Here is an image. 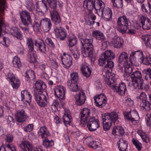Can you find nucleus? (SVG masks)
<instances>
[{
    "mask_svg": "<svg viewBox=\"0 0 151 151\" xmlns=\"http://www.w3.org/2000/svg\"><path fill=\"white\" fill-rule=\"evenodd\" d=\"M79 38L83 46L81 50L83 55L85 57H89L91 63L94 64L95 60V57L93 55L94 51L93 45V39L92 38H86L81 34L79 35Z\"/></svg>",
    "mask_w": 151,
    "mask_h": 151,
    "instance_id": "nucleus-1",
    "label": "nucleus"
},
{
    "mask_svg": "<svg viewBox=\"0 0 151 151\" xmlns=\"http://www.w3.org/2000/svg\"><path fill=\"white\" fill-rule=\"evenodd\" d=\"M115 57V53L111 50H107L100 55L99 60V64L101 65H103L106 62L107 63L103 70L105 71L106 69H110L114 67V63L112 60L114 59Z\"/></svg>",
    "mask_w": 151,
    "mask_h": 151,
    "instance_id": "nucleus-2",
    "label": "nucleus"
},
{
    "mask_svg": "<svg viewBox=\"0 0 151 151\" xmlns=\"http://www.w3.org/2000/svg\"><path fill=\"white\" fill-rule=\"evenodd\" d=\"M95 9L99 11V14L106 21H110L111 19L112 13L111 9L105 7V4L101 0H96L95 1Z\"/></svg>",
    "mask_w": 151,
    "mask_h": 151,
    "instance_id": "nucleus-3",
    "label": "nucleus"
},
{
    "mask_svg": "<svg viewBox=\"0 0 151 151\" xmlns=\"http://www.w3.org/2000/svg\"><path fill=\"white\" fill-rule=\"evenodd\" d=\"M132 82V85L135 89H140L147 91L149 89V86L144 83L142 77V74L140 71H136L133 72L131 75Z\"/></svg>",
    "mask_w": 151,
    "mask_h": 151,
    "instance_id": "nucleus-4",
    "label": "nucleus"
},
{
    "mask_svg": "<svg viewBox=\"0 0 151 151\" xmlns=\"http://www.w3.org/2000/svg\"><path fill=\"white\" fill-rule=\"evenodd\" d=\"M119 118L118 115L116 112L106 113L102 116L103 128L104 130H109L113 123H115Z\"/></svg>",
    "mask_w": 151,
    "mask_h": 151,
    "instance_id": "nucleus-5",
    "label": "nucleus"
},
{
    "mask_svg": "<svg viewBox=\"0 0 151 151\" xmlns=\"http://www.w3.org/2000/svg\"><path fill=\"white\" fill-rule=\"evenodd\" d=\"M129 20L125 16L120 17L118 18L116 28L119 32L122 34L126 32L128 28Z\"/></svg>",
    "mask_w": 151,
    "mask_h": 151,
    "instance_id": "nucleus-6",
    "label": "nucleus"
},
{
    "mask_svg": "<svg viewBox=\"0 0 151 151\" xmlns=\"http://www.w3.org/2000/svg\"><path fill=\"white\" fill-rule=\"evenodd\" d=\"M109 70L108 69L105 70V71L103 70L102 73L104 74V76L105 77L104 80L107 84L111 88L114 89L116 84L115 82V74L110 72Z\"/></svg>",
    "mask_w": 151,
    "mask_h": 151,
    "instance_id": "nucleus-7",
    "label": "nucleus"
},
{
    "mask_svg": "<svg viewBox=\"0 0 151 151\" xmlns=\"http://www.w3.org/2000/svg\"><path fill=\"white\" fill-rule=\"evenodd\" d=\"M38 92H37L34 94L37 104L40 107L47 106L48 103L47 96L44 94L43 93H38Z\"/></svg>",
    "mask_w": 151,
    "mask_h": 151,
    "instance_id": "nucleus-8",
    "label": "nucleus"
},
{
    "mask_svg": "<svg viewBox=\"0 0 151 151\" xmlns=\"http://www.w3.org/2000/svg\"><path fill=\"white\" fill-rule=\"evenodd\" d=\"M35 24H37L38 27L37 30H39L40 27H41L44 32H48L52 27V24L50 19L45 18L42 19L40 21V24L38 22H35Z\"/></svg>",
    "mask_w": 151,
    "mask_h": 151,
    "instance_id": "nucleus-9",
    "label": "nucleus"
},
{
    "mask_svg": "<svg viewBox=\"0 0 151 151\" xmlns=\"http://www.w3.org/2000/svg\"><path fill=\"white\" fill-rule=\"evenodd\" d=\"M100 126L99 120L95 117H91L87 122V126L88 130L91 132L95 131Z\"/></svg>",
    "mask_w": 151,
    "mask_h": 151,
    "instance_id": "nucleus-10",
    "label": "nucleus"
},
{
    "mask_svg": "<svg viewBox=\"0 0 151 151\" xmlns=\"http://www.w3.org/2000/svg\"><path fill=\"white\" fill-rule=\"evenodd\" d=\"M94 104L96 106L100 108L104 106L106 103L107 98L103 94H101L93 98Z\"/></svg>",
    "mask_w": 151,
    "mask_h": 151,
    "instance_id": "nucleus-11",
    "label": "nucleus"
},
{
    "mask_svg": "<svg viewBox=\"0 0 151 151\" xmlns=\"http://www.w3.org/2000/svg\"><path fill=\"white\" fill-rule=\"evenodd\" d=\"M75 98L76 100V104L79 106H81L84 104L86 96L85 93L83 90H81L78 94L75 96Z\"/></svg>",
    "mask_w": 151,
    "mask_h": 151,
    "instance_id": "nucleus-12",
    "label": "nucleus"
},
{
    "mask_svg": "<svg viewBox=\"0 0 151 151\" xmlns=\"http://www.w3.org/2000/svg\"><path fill=\"white\" fill-rule=\"evenodd\" d=\"M65 90L63 86H59L55 87L54 92L55 96L60 100L64 99Z\"/></svg>",
    "mask_w": 151,
    "mask_h": 151,
    "instance_id": "nucleus-13",
    "label": "nucleus"
},
{
    "mask_svg": "<svg viewBox=\"0 0 151 151\" xmlns=\"http://www.w3.org/2000/svg\"><path fill=\"white\" fill-rule=\"evenodd\" d=\"M139 21L142 24V28L145 30H148L151 28V21L147 17L142 16Z\"/></svg>",
    "mask_w": 151,
    "mask_h": 151,
    "instance_id": "nucleus-14",
    "label": "nucleus"
},
{
    "mask_svg": "<svg viewBox=\"0 0 151 151\" xmlns=\"http://www.w3.org/2000/svg\"><path fill=\"white\" fill-rule=\"evenodd\" d=\"M35 89L34 90V93L38 92V93H43L44 90L46 88V86L45 83L41 80L36 81L34 85Z\"/></svg>",
    "mask_w": 151,
    "mask_h": 151,
    "instance_id": "nucleus-15",
    "label": "nucleus"
},
{
    "mask_svg": "<svg viewBox=\"0 0 151 151\" xmlns=\"http://www.w3.org/2000/svg\"><path fill=\"white\" fill-rule=\"evenodd\" d=\"M27 117V116L23 109L17 111L15 114V119L19 122L21 123L24 122Z\"/></svg>",
    "mask_w": 151,
    "mask_h": 151,
    "instance_id": "nucleus-16",
    "label": "nucleus"
},
{
    "mask_svg": "<svg viewBox=\"0 0 151 151\" xmlns=\"http://www.w3.org/2000/svg\"><path fill=\"white\" fill-rule=\"evenodd\" d=\"M143 58V52L142 51H137L132 52L130 54V58L133 59L135 62L139 61L141 63Z\"/></svg>",
    "mask_w": 151,
    "mask_h": 151,
    "instance_id": "nucleus-17",
    "label": "nucleus"
},
{
    "mask_svg": "<svg viewBox=\"0 0 151 151\" xmlns=\"http://www.w3.org/2000/svg\"><path fill=\"white\" fill-rule=\"evenodd\" d=\"M55 34L56 37L61 40H63L66 37V32L61 27H56L54 29Z\"/></svg>",
    "mask_w": 151,
    "mask_h": 151,
    "instance_id": "nucleus-18",
    "label": "nucleus"
},
{
    "mask_svg": "<svg viewBox=\"0 0 151 151\" xmlns=\"http://www.w3.org/2000/svg\"><path fill=\"white\" fill-rule=\"evenodd\" d=\"M84 142L88 145L89 147L96 149L99 147V143L94 141L93 139L91 137H88L85 139Z\"/></svg>",
    "mask_w": 151,
    "mask_h": 151,
    "instance_id": "nucleus-19",
    "label": "nucleus"
},
{
    "mask_svg": "<svg viewBox=\"0 0 151 151\" xmlns=\"http://www.w3.org/2000/svg\"><path fill=\"white\" fill-rule=\"evenodd\" d=\"M48 10L47 3L46 1L42 0V3L38 4V2L36 4V11L37 12H40L42 13H45Z\"/></svg>",
    "mask_w": 151,
    "mask_h": 151,
    "instance_id": "nucleus-20",
    "label": "nucleus"
},
{
    "mask_svg": "<svg viewBox=\"0 0 151 151\" xmlns=\"http://www.w3.org/2000/svg\"><path fill=\"white\" fill-rule=\"evenodd\" d=\"M90 113V110L87 108H84L80 114V122L81 124H84L87 121V118Z\"/></svg>",
    "mask_w": 151,
    "mask_h": 151,
    "instance_id": "nucleus-21",
    "label": "nucleus"
},
{
    "mask_svg": "<svg viewBox=\"0 0 151 151\" xmlns=\"http://www.w3.org/2000/svg\"><path fill=\"white\" fill-rule=\"evenodd\" d=\"M61 60L63 67L66 69L68 68L72 64V58L69 55H67L64 58H61Z\"/></svg>",
    "mask_w": 151,
    "mask_h": 151,
    "instance_id": "nucleus-22",
    "label": "nucleus"
},
{
    "mask_svg": "<svg viewBox=\"0 0 151 151\" xmlns=\"http://www.w3.org/2000/svg\"><path fill=\"white\" fill-rule=\"evenodd\" d=\"M111 42L114 47L116 48L121 47L123 44L122 39L121 37L116 35L113 38Z\"/></svg>",
    "mask_w": 151,
    "mask_h": 151,
    "instance_id": "nucleus-23",
    "label": "nucleus"
},
{
    "mask_svg": "<svg viewBox=\"0 0 151 151\" xmlns=\"http://www.w3.org/2000/svg\"><path fill=\"white\" fill-rule=\"evenodd\" d=\"M35 45L41 52L45 54L47 51L46 45L43 41H38L36 40L35 41Z\"/></svg>",
    "mask_w": 151,
    "mask_h": 151,
    "instance_id": "nucleus-24",
    "label": "nucleus"
},
{
    "mask_svg": "<svg viewBox=\"0 0 151 151\" xmlns=\"http://www.w3.org/2000/svg\"><path fill=\"white\" fill-rule=\"evenodd\" d=\"M38 134L39 137L41 138H46L50 136V133L47 128L45 126L41 127L38 132Z\"/></svg>",
    "mask_w": 151,
    "mask_h": 151,
    "instance_id": "nucleus-25",
    "label": "nucleus"
},
{
    "mask_svg": "<svg viewBox=\"0 0 151 151\" xmlns=\"http://www.w3.org/2000/svg\"><path fill=\"white\" fill-rule=\"evenodd\" d=\"M21 100L23 102L30 103L31 101L32 96L27 90L22 91L21 92Z\"/></svg>",
    "mask_w": 151,
    "mask_h": 151,
    "instance_id": "nucleus-26",
    "label": "nucleus"
},
{
    "mask_svg": "<svg viewBox=\"0 0 151 151\" xmlns=\"http://www.w3.org/2000/svg\"><path fill=\"white\" fill-rule=\"evenodd\" d=\"M96 0H84L83 2V6L85 9L91 11L93 8L95 9V3Z\"/></svg>",
    "mask_w": 151,
    "mask_h": 151,
    "instance_id": "nucleus-27",
    "label": "nucleus"
},
{
    "mask_svg": "<svg viewBox=\"0 0 151 151\" xmlns=\"http://www.w3.org/2000/svg\"><path fill=\"white\" fill-rule=\"evenodd\" d=\"M7 78L9 79L11 84L13 88L17 89L19 87L20 83L19 80L14 76L9 77L8 75Z\"/></svg>",
    "mask_w": 151,
    "mask_h": 151,
    "instance_id": "nucleus-28",
    "label": "nucleus"
},
{
    "mask_svg": "<svg viewBox=\"0 0 151 151\" xmlns=\"http://www.w3.org/2000/svg\"><path fill=\"white\" fill-rule=\"evenodd\" d=\"M19 147L21 151H32V146L29 142L24 141L22 142Z\"/></svg>",
    "mask_w": 151,
    "mask_h": 151,
    "instance_id": "nucleus-29",
    "label": "nucleus"
},
{
    "mask_svg": "<svg viewBox=\"0 0 151 151\" xmlns=\"http://www.w3.org/2000/svg\"><path fill=\"white\" fill-rule=\"evenodd\" d=\"M9 32L11 35L16 37L18 39L20 40L22 39V35L21 34L19 30L16 27H13L10 29Z\"/></svg>",
    "mask_w": 151,
    "mask_h": 151,
    "instance_id": "nucleus-30",
    "label": "nucleus"
},
{
    "mask_svg": "<svg viewBox=\"0 0 151 151\" xmlns=\"http://www.w3.org/2000/svg\"><path fill=\"white\" fill-rule=\"evenodd\" d=\"M50 12L51 19L53 22L55 24L59 23L60 22V18L58 11H52Z\"/></svg>",
    "mask_w": 151,
    "mask_h": 151,
    "instance_id": "nucleus-31",
    "label": "nucleus"
},
{
    "mask_svg": "<svg viewBox=\"0 0 151 151\" xmlns=\"http://www.w3.org/2000/svg\"><path fill=\"white\" fill-rule=\"evenodd\" d=\"M72 117L70 115V112L69 111L65 112L64 115L63 116V120L65 125L67 126L70 125L71 123Z\"/></svg>",
    "mask_w": 151,
    "mask_h": 151,
    "instance_id": "nucleus-32",
    "label": "nucleus"
},
{
    "mask_svg": "<svg viewBox=\"0 0 151 151\" xmlns=\"http://www.w3.org/2000/svg\"><path fill=\"white\" fill-rule=\"evenodd\" d=\"M118 148L120 151H127V143L126 141L123 139H120L117 143Z\"/></svg>",
    "mask_w": 151,
    "mask_h": 151,
    "instance_id": "nucleus-33",
    "label": "nucleus"
},
{
    "mask_svg": "<svg viewBox=\"0 0 151 151\" xmlns=\"http://www.w3.org/2000/svg\"><path fill=\"white\" fill-rule=\"evenodd\" d=\"M140 106L143 110L148 111L151 109V102L147 100L141 101Z\"/></svg>",
    "mask_w": 151,
    "mask_h": 151,
    "instance_id": "nucleus-34",
    "label": "nucleus"
},
{
    "mask_svg": "<svg viewBox=\"0 0 151 151\" xmlns=\"http://www.w3.org/2000/svg\"><path fill=\"white\" fill-rule=\"evenodd\" d=\"M93 36L96 39L101 41L105 40L106 38L104 34L98 30H95L92 32Z\"/></svg>",
    "mask_w": 151,
    "mask_h": 151,
    "instance_id": "nucleus-35",
    "label": "nucleus"
},
{
    "mask_svg": "<svg viewBox=\"0 0 151 151\" xmlns=\"http://www.w3.org/2000/svg\"><path fill=\"white\" fill-rule=\"evenodd\" d=\"M128 55L125 52L121 53L119 56L118 60L120 63H123V64H126L128 63Z\"/></svg>",
    "mask_w": 151,
    "mask_h": 151,
    "instance_id": "nucleus-36",
    "label": "nucleus"
},
{
    "mask_svg": "<svg viewBox=\"0 0 151 151\" xmlns=\"http://www.w3.org/2000/svg\"><path fill=\"white\" fill-rule=\"evenodd\" d=\"M115 88L116 91L119 95L122 96L127 91L126 85L123 83H122L116 88Z\"/></svg>",
    "mask_w": 151,
    "mask_h": 151,
    "instance_id": "nucleus-37",
    "label": "nucleus"
},
{
    "mask_svg": "<svg viewBox=\"0 0 151 151\" xmlns=\"http://www.w3.org/2000/svg\"><path fill=\"white\" fill-rule=\"evenodd\" d=\"M77 82H68L67 86L69 88L71 91L73 92H77L79 90Z\"/></svg>",
    "mask_w": 151,
    "mask_h": 151,
    "instance_id": "nucleus-38",
    "label": "nucleus"
},
{
    "mask_svg": "<svg viewBox=\"0 0 151 151\" xmlns=\"http://www.w3.org/2000/svg\"><path fill=\"white\" fill-rule=\"evenodd\" d=\"M83 76L86 78L89 77L91 74V71L88 66L83 65L81 68Z\"/></svg>",
    "mask_w": 151,
    "mask_h": 151,
    "instance_id": "nucleus-39",
    "label": "nucleus"
},
{
    "mask_svg": "<svg viewBox=\"0 0 151 151\" xmlns=\"http://www.w3.org/2000/svg\"><path fill=\"white\" fill-rule=\"evenodd\" d=\"M69 47H72L75 45L77 42L76 37L73 35H70L68 39Z\"/></svg>",
    "mask_w": 151,
    "mask_h": 151,
    "instance_id": "nucleus-40",
    "label": "nucleus"
},
{
    "mask_svg": "<svg viewBox=\"0 0 151 151\" xmlns=\"http://www.w3.org/2000/svg\"><path fill=\"white\" fill-rule=\"evenodd\" d=\"M124 76L125 77L129 76L132 71V69L129 65L127 63L126 64H124Z\"/></svg>",
    "mask_w": 151,
    "mask_h": 151,
    "instance_id": "nucleus-41",
    "label": "nucleus"
},
{
    "mask_svg": "<svg viewBox=\"0 0 151 151\" xmlns=\"http://www.w3.org/2000/svg\"><path fill=\"white\" fill-rule=\"evenodd\" d=\"M49 4L50 9V12L52 11H57V3L55 0H47Z\"/></svg>",
    "mask_w": 151,
    "mask_h": 151,
    "instance_id": "nucleus-42",
    "label": "nucleus"
},
{
    "mask_svg": "<svg viewBox=\"0 0 151 151\" xmlns=\"http://www.w3.org/2000/svg\"><path fill=\"white\" fill-rule=\"evenodd\" d=\"M27 45L29 52H33L34 50V43L32 38H29L27 39Z\"/></svg>",
    "mask_w": 151,
    "mask_h": 151,
    "instance_id": "nucleus-43",
    "label": "nucleus"
},
{
    "mask_svg": "<svg viewBox=\"0 0 151 151\" xmlns=\"http://www.w3.org/2000/svg\"><path fill=\"white\" fill-rule=\"evenodd\" d=\"M142 39L147 47L151 48V35H146L142 36Z\"/></svg>",
    "mask_w": 151,
    "mask_h": 151,
    "instance_id": "nucleus-44",
    "label": "nucleus"
},
{
    "mask_svg": "<svg viewBox=\"0 0 151 151\" xmlns=\"http://www.w3.org/2000/svg\"><path fill=\"white\" fill-rule=\"evenodd\" d=\"M96 18V16L94 15H89L85 20L86 24L90 26L93 25L95 22L94 20Z\"/></svg>",
    "mask_w": 151,
    "mask_h": 151,
    "instance_id": "nucleus-45",
    "label": "nucleus"
},
{
    "mask_svg": "<svg viewBox=\"0 0 151 151\" xmlns=\"http://www.w3.org/2000/svg\"><path fill=\"white\" fill-rule=\"evenodd\" d=\"M24 76L28 80L29 79L31 80L34 79L35 77V73L34 71L29 70L27 71L24 75Z\"/></svg>",
    "mask_w": 151,
    "mask_h": 151,
    "instance_id": "nucleus-46",
    "label": "nucleus"
},
{
    "mask_svg": "<svg viewBox=\"0 0 151 151\" xmlns=\"http://www.w3.org/2000/svg\"><path fill=\"white\" fill-rule=\"evenodd\" d=\"M124 115L125 119H127L128 121H130L133 123H135V122H136L135 118L132 116L131 112H124Z\"/></svg>",
    "mask_w": 151,
    "mask_h": 151,
    "instance_id": "nucleus-47",
    "label": "nucleus"
},
{
    "mask_svg": "<svg viewBox=\"0 0 151 151\" xmlns=\"http://www.w3.org/2000/svg\"><path fill=\"white\" fill-rule=\"evenodd\" d=\"M26 6L30 12H32L35 9V5L32 0H27L26 2Z\"/></svg>",
    "mask_w": 151,
    "mask_h": 151,
    "instance_id": "nucleus-48",
    "label": "nucleus"
},
{
    "mask_svg": "<svg viewBox=\"0 0 151 151\" xmlns=\"http://www.w3.org/2000/svg\"><path fill=\"white\" fill-rule=\"evenodd\" d=\"M123 1V0H111L113 6L117 8H120L122 6Z\"/></svg>",
    "mask_w": 151,
    "mask_h": 151,
    "instance_id": "nucleus-49",
    "label": "nucleus"
},
{
    "mask_svg": "<svg viewBox=\"0 0 151 151\" xmlns=\"http://www.w3.org/2000/svg\"><path fill=\"white\" fill-rule=\"evenodd\" d=\"M71 51L72 55L74 58L77 59L79 58L80 53L78 49L76 47H75L72 49H70Z\"/></svg>",
    "mask_w": 151,
    "mask_h": 151,
    "instance_id": "nucleus-50",
    "label": "nucleus"
},
{
    "mask_svg": "<svg viewBox=\"0 0 151 151\" xmlns=\"http://www.w3.org/2000/svg\"><path fill=\"white\" fill-rule=\"evenodd\" d=\"M12 63L14 66L15 68H20L22 66V64L20 61L19 58L16 56L14 58Z\"/></svg>",
    "mask_w": 151,
    "mask_h": 151,
    "instance_id": "nucleus-51",
    "label": "nucleus"
},
{
    "mask_svg": "<svg viewBox=\"0 0 151 151\" xmlns=\"http://www.w3.org/2000/svg\"><path fill=\"white\" fill-rule=\"evenodd\" d=\"M21 19L23 24L26 27H27L29 24H32V19L31 17Z\"/></svg>",
    "mask_w": 151,
    "mask_h": 151,
    "instance_id": "nucleus-52",
    "label": "nucleus"
},
{
    "mask_svg": "<svg viewBox=\"0 0 151 151\" xmlns=\"http://www.w3.org/2000/svg\"><path fill=\"white\" fill-rule=\"evenodd\" d=\"M132 142L138 150L140 151L141 150L142 148V144L138 140L134 138L132 139Z\"/></svg>",
    "mask_w": 151,
    "mask_h": 151,
    "instance_id": "nucleus-53",
    "label": "nucleus"
},
{
    "mask_svg": "<svg viewBox=\"0 0 151 151\" xmlns=\"http://www.w3.org/2000/svg\"><path fill=\"white\" fill-rule=\"evenodd\" d=\"M71 79L68 80V82H77L78 80V76L77 73H73L70 74Z\"/></svg>",
    "mask_w": 151,
    "mask_h": 151,
    "instance_id": "nucleus-54",
    "label": "nucleus"
},
{
    "mask_svg": "<svg viewBox=\"0 0 151 151\" xmlns=\"http://www.w3.org/2000/svg\"><path fill=\"white\" fill-rule=\"evenodd\" d=\"M43 144L45 147H47L53 145H54V141L52 140L50 141L47 139L46 138L43 141Z\"/></svg>",
    "mask_w": 151,
    "mask_h": 151,
    "instance_id": "nucleus-55",
    "label": "nucleus"
},
{
    "mask_svg": "<svg viewBox=\"0 0 151 151\" xmlns=\"http://www.w3.org/2000/svg\"><path fill=\"white\" fill-rule=\"evenodd\" d=\"M143 73L145 74V78L147 81L150 80L151 78V69L144 70Z\"/></svg>",
    "mask_w": 151,
    "mask_h": 151,
    "instance_id": "nucleus-56",
    "label": "nucleus"
},
{
    "mask_svg": "<svg viewBox=\"0 0 151 151\" xmlns=\"http://www.w3.org/2000/svg\"><path fill=\"white\" fill-rule=\"evenodd\" d=\"M19 15L20 19L31 17L30 13L26 10L22 11Z\"/></svg>",
    "mask_w": 151,
    "mask_h": 151,
    "instance_id": "nucleus-57",
    "label": "nucleus"
},
{
    "mask_svg": "<svg viewBox=\"0 0 151 151\" xmlns=\"http://www.w3.org/2000/svg\"><path fill=\"white\" fill-rule=\"evenodd\" d=\"M138 101H142L147 100V97L145 92H142L137 97Z\"/></svg>",
    "mask_w": 151,
    "mask_h": 151,
    "instance_id": "nucleus-58",
    "label": "nucleus"
},
{
    "mask_svg": "<svg viewBox=\"0 0 151 151\" xmlns=\"http://www.w3.org/2000/svg\"><path fill=\"white\" fill-rule=\"evenodd\" d=\"M46 43L51 48H53L55 47V44L50 38H47L45 40Z\"/></svg>",
    "mask_w": 151,
    "mask_h": 151,
    "instance_id": "nucleus-59",
    "label": "nucleus"
},
{
    "mask_svg": "<svg viewBox=\"0 0 151 151\" xmlns=\"http://www.w3.org/2000/svg\"><path fill=\"white\" fill-rule=\"evenodd\" d=\"M150 56L146 57L143 58L141 63L146 65H150Z\"/></svg>",
    "mask_w": 151,
    "mask_h": 151,
    "instance_id": "nucleus-60",
    "label": "nucleus"
},
{
    "mask_svg": "<svg viewBox=\"0 0 151 151\" xmlns=\"http://www.w3.org/2000/svg\"><path fill=\"white\" fill-rule=\"evenodd\" d=\"M6 8V3L4 0H0V10L3 12Z\"/></svg>",
    "mask_w": 151,
    "mask_h": 151,
    "instance_id": "nucleus-61",
    "label": "nucleus"
},
{
    "mask_svg": "<svg viewBox=\"0 0 151 151\" xmlns=\"http://www.w3.org/2000/svg\"><path fill=\"white\" fill-rule=\"evenodd\" d=\"M3 41H2V44L5 46H8L10 42L9 39L7 38H6L5 37H3Z\"/></svg>",
    "mask_w": 151,
    "mask_h": 151,
    "instance_id": "nucleus-62",
    "label": "nucleus"
},
{
    "mask_svg": "<svg viewBox=\"0 0 151 151\" xmlns=\"http://www.w3.org/2000/svg\"><path fill=\"white\" fill-rule=\"evenodd\" d=\"M33 128V125L32 124H29L27 126L24 127V131L26 132H30Z\"/></svg>",
    "mask_w": 151,
    "mask_h": 151,
    "instance_id": "nucleus-63",
    "label": "nucleus"
},
{
    "mask_svg": "<svg viewBox=\"0 0 151 151\" xmlns=\"http://www.w3.org/2000/svg\"><path fill=\"white\" fill-rule=\"evenodd\" d=\"M52 107L54 108H57L60 107V105L58 101L56 100H54L53 103L51 104Z\"/></svg>",
    "mask_w": 151,
    "mask_h": 151,
    "instance_id": "nucleus-64",
    "label": "nucleus"
}]
</instances>
